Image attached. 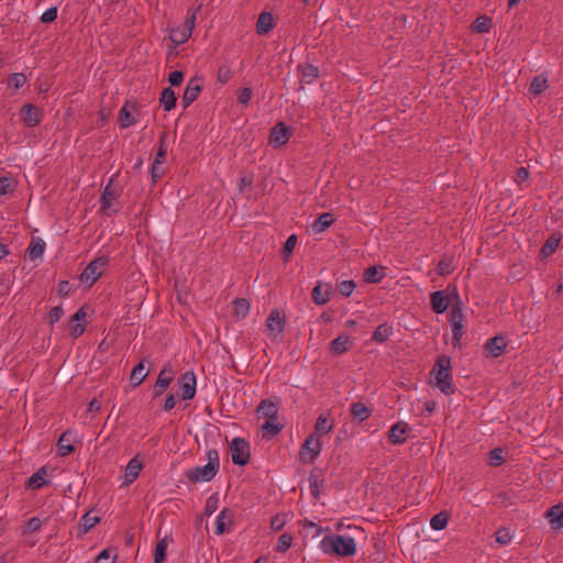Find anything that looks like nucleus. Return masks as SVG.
I'll return each mask as SVG.
<instances>
[{
    "instance_id": "obj_21",
    "label": "nucleus",
    "mask_w": 563,
    "mask_h": 563,
    "mask_svg": "<svg viewBox=\"0 0 563 563\" xmlns=\"http://www.w3.org/2000/svg\"><path fill=\"white\" fill-rule=\"evenodd\" d=\"M431 307L437 313H443L449 307V297L444 291L438 290L431 294Z\"/></svg>"
},
{
    "instance_id": "obj_5",
    "label": "nucleus",
    "mask_w": 563,
    "mask_h": 563,
    "mask_svg": "<svg viewBox=\"0 0 563 563\" xmlns=\"http://www.w3.org/2000/svg\"><path fill=\"white\" fill-rule=\"evenodd\" d=\"M200 8L188 11L184 24L181 26L174 27L170 30L169 38L173 43H175L176 45H180L190 37L192 30L195 27L197 11Z\"/></svg>"
},
{
    "instance_id": "obj_43",
    "label": "nucleus",
    "mask_w": 563,
    "mask_h": 563,
    "mask_svg": "<svg viewBox=\"0 0 563 563\" xmlns=\"http://www.w3.org/2000/svg\"><path fill=\"white\" fill-rule=\"evenodd\" d=\"M291 542H292V537L289 534V533H283L279 538H278V541H277V544H276V551L277 552H286L290 545H291Z\"/></svg>"
},
{
    "instance_id": "obj_3",
    "label": "nucleus",
    "mask_w": 563,
    "mask_h": 563,
    "mask_svg": "<svg viewBox=\"0 0 563 563\" xmlns=\"http://www.w3.org/2000/svg\"><path fill=\"white\" fill-rule=\"evenodd\" d=\"M325 550L332 551L333 553L341 556L353 555L356 550V542L354 538L350 536L335 534L324 538L322 541Z\"/></svg>"
},
{
    "instance_id": "obj_4",
    "label": "nucleus",
    "mask_w": 563,
    "mask_h": 563,
    "mask_svg": "<svg viewBox=\"0 0 563 563\" xmlns=\"http://www.w3.org/2000/svg\"><path fill=\"white\" fill-rule=\"evenodd\" d=\"M285 330V318L278 310H273L266 319L265 333L273 343L283 341Z\"/></svg>"
},
{
    "instance_id": "obj_13",
    "label": "nucleus",
    "mask_w": 563,
    "mask_h": 563,
    "mask_svg": "<svg viewBox=\"0 0 563 563\" xmlns=\"http://www.w3.org/2000/svg\"><path fill=\"white\" fill-rule=\"evenodd\" d=\"M174 371L169 366H165L158 374L157 380L154 386V396H161L169 386L174 378Z\"/></svg>"
},
{
    "instance_id": "obj_48",
    "label": "nucleus",
    "mask_w": 563,
    "mask_h": 563,
    "mask_svg": "<svg viewBox=\"0 0 563 563\" xmlns=\"http://www.w3.org/2000/svg\"><path fill=\"white\" fill-rule=\"evenodd\" d=\"M511 540L512 536L508 529L503 528L496 532V542L499 543L500 545H506L510 543Z\"/></svg>"
},
{
    "instance_id": "obj_55",
    "label": "nucleus",
    "mask_w": 563,
    "mask_h": 563,
    "mask_svg": "<svg viewBox=\"0 0 563 563\" xmlns=\"http://www.w3.org/2000/svg\"><path fill=\"white\" fill-rule=\"evenodd\" d=\"M252 97V90L250 88H242L238 95V101L240 104H247Z\"/></svg>"
},
{
    "instance_id": "obj_20",
    "label": "nucleus",
    "mask_w": 563,
    "mask_h": 563,
    "mask_svg": "<svg viewBox=\"0 0 563 563\" xmlns=\"http://www.w3.org/2000/svg\"><path fill=\"white\" fill-rule=\"evenodd\" d=\"M48 474V470L46 466H43L38 468L29 479L26 483L27 488L30 489H40L42 488L46 483V477Z\"/></svg>"
},
{
    "instance_id": "obj_45",
    "label": "nucleus",
    "mask_w": 563,
    "mask_h": 563,
    "mask_svg": "<svg viewBox=\"0 0 563 563\" xmlns=\"http://www.w3.org/2000/svg\"><path fill=\"white\" fill-rule=\"evenodd\" d=\"M265 434L269 437L276 435L280 431V427L276 422V419H266V422L262 427Z\"/></svg>"
},
{
    "instance_id": "obj_1",
    "label": "nucleus",
    "mask_w": 563,
    "mask_h": 563,
    "mask_svg": "<svg viewBox=\"0 0 563 563\" xmlns=\"http://www.w3.org/2000/svg\"><path fill=\"white\" fill-rule=\"evenodd\" d=\"M206 459L207 463L205 465L189 468L186 472V476L190 482H210L216 476L219 471V454L217 450H208Z\"/></svg>"
},
{
    "instance_id": "obj_2",
    "label": "nucleus",
    "mask_w": 563,
    "mask_h": 563,
    "mask_svg": "<svg viewBox=\"0 0 563 563\" xmlns=\"http://www.w3.org/2000/svg\"><path fill=\"white\" fill-rule=\"evenodd\" d=\"M433 372L437 387L446 395L452 394L451 358L446 355L440 356Z\"/></svg>"
},
{
    "instance_id": "obj_18",
    "label": "nucleus",
    "mask_w": 563,
    "mask_h": 563,
    "mask_svg": "<svg viewBox=\"0 0 563 563\" xmlns=\"http://www.w3.org/2000/svg\"><path fill=\"white\" fill-rule=\"evenodd\" d=\"M75 439V433L70 430L64 432L57 443L58 454L60 456H66L74 451V446L71 444Z\"/></svg>"
},
{
    "instance_id": "obj_57",
    "label": "nucleus",
    "mask_w": 563,
    "mask_h": 563,
    "mask_svg": "<svg viewBox=\"0 0 563 563\" xmlns=\"http://www.w3.org/2000/svg\"><path fill=\"white\" fill-rule=\"evenodd\" d=\"M462 321H463V313H462L460 307L454 306L451 311L450 322H451V324H455V323H462Z\"/></svg>"
},
{
    "instance_id": "obj_56",
    "label": "nucleus",
    "mask_w": 563,
    "mask_h": 563,
    "mask_svg": "<svg viewBox=\"0 0 563 563\" xmlns=\"http://www.w3.org/2000/svg\"><path fill=\"white\" fill-rule=\"evenodd\" d=\"M296 244H297V238H296V235L292 234L285 242V245H284L285 256H288L294 251Z\"/></svg>"
},
{
    "instance_id": "obj_6",
    "label": "nucleus",
    "mask_w": 563,
    "mask_h": 563,
    "mask_svg": "<svg viewBox=\"0 0 563 563\" xmlns=\"http://www.w3.org/2000/svg\"><path fill=\"white\" fill-rule=\"evenodd\" d=\"M107 263L108 258L106 256H99L91 261L80 275L81 284L91 286L101 276Z\"/></svg>"
},
{
    "instance_id": "obj_62",
    "label": "nucleus",
    "mask_w": 563,
    "mask_h": 563,
    "mask_svg": "<svg viewBox=\"0 0 563 563\" xmlns=\"http://www.w3.org/2000/svg\"><path fill=\"white\" fill-rule=\"evenodd\" d=\"M69 331L74 338H78L79 335H81L84 333L85 328L78 322H73Z\"/></svg>"
},
{
    "instance_id": "obj_27",
    "label": "nucleus",
    "mask_w": 563,
    "mask_h": 563,
    "mask_svg": "<svg viewBox=\"0 0 563 563\" xmlns=\"http://www.w3.org/2000/svg\"><path fill=\"white\" fill-rule=\"evenodd\" d=\"M351 346L350 338L347 335H339L331 342V352L334 354H342Z\"/></svg>"
},
{
    "instance_id": "obj_39",
    "label": "nucleus",
    "mask_w": 563,
    "mask_h": 563,
    "mask_svg": "<svg viewBox=\"0 0 563 563\" xmlns=\"http://www.w3.org/2000/svg\"><path fill=\"white\" fill-rule=\"evenodd\" d=\"M383 278L382 268L375 266L368 267L364 272V280L367 283H378Z\"/></svg>"
},
{
    "instance_id": "obj_60",
    "label": "nucleus",
    "mask_w": 563,
    "mask_h": 563,
    "mask_svg": "<svg viewBox=\"0 0 563 563\" xmlns=\"http://www.w3.org/2000/svg\"><path fill=\"white\" fill-rule=\"evenodd\" d=\"M184 75L181 71L175 70L169 75V82L172 86H179L183 82Z\"/></svg>"
},
{
    "instance_id": "obj_49",
    "label": "nucleus",
    "mask_w": 563,
    "mask_h": 563,
    "mask_svg": "<svg viewBox=\"0 0 563 563\" xmlns=\"http://www.w3.org/2000/svg\"><path fill=\"white\" fill-rule=\"evenodd\" d=\"M26 81V78L23 74H13L10 76L8 80L9 87H13L15 90L21 88Z\"/></svg>"
},
{
    "instance_id": "obj_36",
    "label": "nucleus",
    "mask_w": 563,
    "mask_h": 563,
    "mask_svg": "<svg viewBox=\"0 0 563 563\" xmlns=\"http://www.w3.org/2000/svg\"><path fill=\"white\" fill-rule=\"evenodd\" d=\"M99 521L97 516H91L89 512L84 515L80 520L79 531L81 534L87 533L91 528H93Z\"/></svg>"
},
{
    "instance_id": "obj_15",
    "label": "nucleus",
    "mask_w": 563,
    "mask_h": 563,
    "mask_svg": "<svg viewBox=\"0 0 563 563\" xmlns=\"http://www.w3.org/2000/svg\"><path fill=\"white\" fill-rule=\"evenodd\" d=\"M545 517L549 520L552 529L559 530L563 528V503L551 507L545 512Z\"/></svg>"
},
{
    "instance_id": "obj_59",
    "label": "nucleus",
    "mask_w": 563,
    "mask_h": 563,
    "mask_svg": "<svg viewBox=\"0 0 563 563\" xmlns=\"http://www.w3.org/2000/svg\"><path fill=\"white\" fill-rule=\"evenodd\" d=\"M62 316H63V309L60 306H56V307L52 308V310L49 311V322L53 324V323L59 321Z\"/></svg>"
},
{
    "instance_id": "obj_34",
    "label": "nucleus",
    "mask_w": 563,
    "mask_h": 563,
    "mask_svg": "<svg viewBox=\"0 0 563 563\" xmlns=\"http://www.w3.org/2000/svg\"><path fill=\"white\" fill-rule=\"evenodd\" d=\"M200 87L189 82L183 96L184 107H188L199 95Z\"/></svg>"
},
{
    "instance_id": "obj_40",
    "label": "nucleus",
    "mask_w": 563,
    "mask_h": 563,
    "mask_svg": "<svg viewBox=\"0 0 563 563\" xmlns=\"http://www.w3.org/2000/svg\"><path fill=\"white\" fill-rule=\"evenodd\" d=\"M42 521L37 517L31 518L26 525L23 527L22 533L24 536L32 534L41 529Z\"/></svg>"
},
{
    "instance_id": "obj_33",
    "label": "nucleus",
    "mask_w": 563,
    "mask_h": 563,
    "mask_svg": "<svg viewBox=\"0 0 563 563\" xmlns=\"http://www.w3.org/2000/svg\"><path fill=\"white\" fill-rule=\"evenodd\" d=\"M250 310V302L244 298H239L234 300L233 311L238 319H243L246 317Z\"/></svg>"
},
{
    "instance_id": "obj_35",
    "label": "nucleus",
    "mask_w": 563,
    "mask_h": 563,
    "mask_svg": "<svg viewBox=\"0 0 563 563\" xmlns=\"http://www.w3.org/2000/svg\"><path fill=\"white\" fill-rule=\"evenodd\" d=\"M148 372L145 371L144 364L141 362L139 363L131 373V383L134 386L140 385L145 377L147 376Z\"/></svg>"
},
{
    "instance_id": "obj_22",
    "label": "nucleus",
    "mask_w": 563,
    "mask_h": 563,
    "mask_svg": "<svg viewBox=\"0 0 563 563\" xmlns=\"http://www.w3.org/2000/svg\"><path fill=\"white\" fill-rule=\"evenodd\" d=\"M350 413L354 421L363 422L369 418L372 410L363 402H353L350 407Z\"/></svg>"
},
{
    "instance_id": "obj_17",
    "label": "nucleus",
    "mask_w": 563,
    "mask_h": 563,
    "mask_svg": "<svg viewBox=\"0 0 563 563\" xmlns=\"http://www.w3.org/2000/svg\"><path fill=\"white\" fill-rule=\"evenodd\" d=\"M289 140V131L287 126L280 122L276 124L271 132V142L276 145L280 146L288 142Z\"/></svg>"
},
{
    "instance_id": "obj_41",
    "label": "nucleus",
    "mask_w": 563,
    "mask_h": 563,
    "mask_svg": "<svg viewBox=\"0 0 563 563\" xmlns=\"http://www.w3.org/2000/svg\"><path fill=\"white\" fill-rule=\"evenodd\" d=\"M492 21L487 16H479L475 20L473 29L478 33H486L490 29Z\"/></svg>"
},
{
    "instance_id": "obj_63",
    "label": "nucleus",
    "mask_w": 563,
    "mask_h": 563,
    "mask_svg": "<svg viewBox=\"0 0 563 563\" xmlns=\"http://www.w3.org/2000/svg\"><path fill=\"white\" fill-rule=\"evenodd\" d=\"M166 148L164 147L163 143L161 144L157 153H156V156H155V159L153 163L155 164H164V161H165V157H166Z\"/></svg>"
},
{
    "instance_id": "obj_31",
    "label": "nucleus",
    "mask_w": 563,
    "mask_h": 563,
    "mask_svg": "<svg viewBox=\"0 0 563 563\" xmlns=\"http://www.w3.org/2000/svg\"><path fill=\"white\" fill-rule=\"evenodd\" d=\"M318 77V68L313 65H305L301 67L300 80L302 84L310 85Z\"/></svg>"
},
{
    "instance_id": "obj_54",
    "label": "nucleus",
    "mask_w": 563,
    "mask_h": 563,
    "mask_svg": "<svg viewBox=\"0 0 563 563\" xmlns=\"http://www.w3.org/2000/svg\"><path fill=\"white\" fill-rule=\"evenodd\" d=\"M57 18V8L52 7L43 12L41 21L44 23L53 22Z\"/></svg>"
},
{
    "instance_id": "obj_28",
    "label": "nucleus",
    "mask_w": 563,
    "mask_h": 563,
    "mask_svg": "<svg viewBox=\"0 0 563 563\" xmlns=\"http://www.w3.org/2000/svg\"><path fill=\"white\" fill-rule=\"evenodd\" d=\"M333 429V423H330L325 416H319L317 422L314 424V432L317 438L320 439L321 435L329 433Z\"/></svg>"
},
{
    "instance_id": "obj_37",
    "label": "nucleus",
    "mask_w": 563,
    "mask_h": 563,
    "mask_svg": "<svg viewBox=\"0 0 563 563\" xmlns=\"http://www.w3.org/2000/svg\"><path fill=\"white\" fill-rule=\"evenodd\" d=\"M547 88V79L543 76H536L529 87L531 95H540Z\"/></svg>"
},
{
    "instance_id": "obj_9",
    "label": "nucleus",
    "mask_w": 563,
    "mask_h": 563,
    "mask_svg": "<svg viewBox=\"0 0 563 563\" xmlns=\"http://www.w3.org/2000/svg\"><path fill=\"white\" fill-rule=\"evenodd\" d=\"M113 179L111 178L106 185L101 195V210L104 214H111L117 211L114 208V201L119 196L118 189L112 185Z\"/></svg>"
},
{
    "instance_id": "obj_46",
    "label": "nucleus",
    "mask_w": 563,
    "mask_h": 563,
    "mask_svg": "<svg viewBox=\"0 0 563 563\" xmlns=\"http://www.w3.org/2000/svg\"><path fill=\"white\" fill-rule=\"evenodd\" d=\"M312 298L316 303L318 305H324L329 301V295L328 292H322L321 285H317L312 290Z\"/></svg>"
},
{
    "instance_id": "obj_61",
    "label": "nucleus",
    "mask_w": 563,
    "mask_h": 563,
    "mask_svg": "<svg viewBox=\"0 0 563 563\" xmlns=\"http://www.w3.org/2000/svg\"><path fill=\"white\" fill-rule=\"evenodd\" d=\"M437 272L440 275H446L451 273V263L446 260H442L437 267Z\"/></svg>"
},
{
    "instance_id": "obj_25",
    "label": "nucleus",
    "mask_w": 563,
    "mask_h": 563,
    "mask_svg": "<svg viewBox=\"0 0 563 563\" xmlns=\"http://www.w3.org/2000/svg\"><path fill=\"white\" fill-rule=\"evenodd\" d=\"M333 222V216L331 213H322L311 223V230L314 233H321L325 231Z\"/></svg>"
},
{
    "instance_id": "obj_32",
    "label": "nucleus",
    "mask_w": 563,
    "mask_h": 563,
    "mask_svg": "<svg viewBox=\"0 0 563 563\" xmlns=\"http://www.w3.org/2000/svg\"><path fill=\"white\" fill-rule=\"evenodd\" d=\"M391 335V327L388 323H383L377 327L373 333V340L377 343L385 342Z\"/></svg>"
},
{
    "instance_id": "obj_10",
    "label": "nucleus",
    "mask_w": 563,
    "mask_h": 563,
    "mask_svg": "<svg viewBox=\"0 0 563 563\" xmlns=\"http://www.w3.org/2000/svg\"><path fill=\"white\" fill-rule=\"evenodd\" d=\"M179 385L181 389V397L185 400H190L196 395V375L191 371L185 372L179 377Z\"/></svg>"
},
{
    "instance_id": "obj_24",
    "label": "nucleus",
    "mask_w": 563,
    "mask_h": 563,
    "mask_svg": "<svg viewBox=\"0 0 563 563\" xmlns=\"http://www.w3.org/2000/svg\"><path fill=\"white\" fill-rule=\"evenodd\" d=\"M274 27V18L268 12L260 14L256 23V32L258 34H266Z\"/></svg>"
},
{
    "instance_id": "obj_29",
    "label": "nucleus",
    "mask_w": 563,
    "mask_h": 563,
    "mask_svg": "<svg viewBox=\"0 0 563 563\" xmlns=\"http://www.w3.org/2000/svg\"><path fill=\"white\" fill-rule=\"evenodd\" d=\"M560 241L561 240L559 236H555V235L550 236L545 241V243L543 244V246L541 249V256L542 257L551 256L559 249Z\"/></svg>"
},
{
    "instance_id": "obj_52",
    "label": "nucleus",
    "mask_w": 563,
    "mask_h": 563,
    "mask_svg": "<svg viewBox=\"0 0 563 563\" xmlns=\"http://www.w3.org/2000/svg\"><path fill=\"white\" fill-rule=\"evenodd\" d=\"M355 288V284L352 280H343L339 285V290L344 297H349Z\"/></svg>"
},
{
    "instance_id": "obj_16",
    "label": "nucleus",
    "mask_w": 563,
    "mask_h": 563,
    "mask_svg": "<svg viewBox=\"0 0 563 563\" xmlns=\"http://www.w3.org/2000/svg\"><path fill=\"white\" fill-rule=\"evenodd\" d=\"M409 426L406 422H397L389 430V440L394 444H400L406 441Z\"/></svg>"
},
{
    "instance_id": "obj_58",
    "label": "nucleus",
    "mask_w": 563,
    "mask_h": 563,
    "mask_svg": "<svg viewBox=\"0 0 563 563\" xmlns=\"http://www.w3.org/2000/svg\"><path fill=\"white\" fill-rule=\"evenodd\" d=\"M151 174H152L153 181L156 183L164 174L163 165L153 163Z\"/></svg>"
},
{
    "instance_id": "obj_8",
    "label": "nucleus",
    "mask_w": 563,
    "mask_h": 563,
    "mask_svg": "<svg viewBox=\"0 0 563 563\" xmlns=\"http://www.w3.org/2000/svg\"><path fill=\"white\" fill-rule=\"evenodd\" d=\"M232 462L236 465H245L250 460V446L247 442L241 438H235L230 444Z\"/></svg>"
},
{
    "instance_id": "obj_19",
    "label": "nucleus",
    "mask_w": 563,
    "mask_h": 563,
    "mask_svg": "<svg viewBox=\"0 0 563 563\" xmlns=\"http://www.w3.org/2000/svg\"><path fill=\"white\" fill-rule=\"evenodd\" d=\"M46 244L41 238H32L31 243L26 250V255L31 261L42 258L45 252Z\"/></svg>"
},
{
    "instance_id": "obj_11",
    "label": "nucleus",
    "mask_w": 563,
    "mask_h": 563,
    "mask_svg": "<svg viewBox=\"0 0 563 563\" xmlns=\"http://www.w3.org/2000/svg\"><path fill=\"white\" fill-rule=\"evenodd\" d=\"M506 346V339L501 335H497L486 342L484 352L488 357H498L504 353Z\"/></svg>"
},
{
    "instance_id": "obj_12",
    "label": "nucleus",
    "mask_w": 563,
    "mask_h": 563,
    "mask_svg": "<svg viewBox=\"0 0 563 563\" xmlns=\"http://www.w3.org/2000/svg\"><path fill=\"white\" fill-rule=\"evenodd\" d=\"M42 111L33 104H25L21 109V120L27 126H35L41 122Z\"/></svg>"
},
{
    "instance_id": "obj_42",
    "label": "nucleus",
    "mask_w": 563,
    "mask_h": 563,
    "mask_svg": "<svg viewBox=\"0 0 563 563\" xmlns=\"http://www.w3.org/2000/svg\"><path fill=\"white\" fill-rule=\"evenodd\" d=\"M448 523V516L444 512H440L432 517L430 526L433 530H442Z\"/></svg>"
},
{
    "instance_id": "obj_47",
    "label": "nucleus",
    "mask_w": 563,
    "mask_h": 563,
    "mask_svg": "<svg viewBox=\"0 0 563 563\" xmlns=\"http://www.w3.org/2000/svg\"><path fill=\"white\" fill-rule=\"evenodd\" d=\"M505 460L504 450L500 448L494 449L489 453V464L492 466H498L500 465Z\"/></svg>"
},
{
    "instance_id": "obj_44",
    "label": "nucleus",
    "mask_w": 563,
    "mask_h": 563,
    "mask_svg": "<svg viewBox=\"0 0 563 563\" xmlns=\"http://www.w3.org/2000/svg\"><path fill=\"white\" fill-rule=\"evenodd\" d=\"M15 188V181L11 177H1L0 178V196L8 195L12 192Z\"/></svg>"
},
{
    "instance_id": "obj_38",
    "label": "nucleus",
    "mask_w": 563,
    "mask_h": 563,
    "mask_svg": "<svg viewBox=\"0 0 563 563\" xmlns=\"http://www.w3.org/2000/svg\"><path fill=\"white\" fill-rule=\"evenodd\" d=\"M167 545H168V543L166 541V538H163L162 540H159L157 542L156 548H155V553H154V563H163L164 562Z\"/></svg>"
},
{
    "instance_id": "obj_30",
    "label": "nucleus",
    "mask_w": 563,
    "mask_h": 563,
    "mask_svg": "<svg viewBox=\"0 0 563 563\" xmlns=\"http://www.w3.org/2000/svg\"><path fill=\"white\" fill-rule=\"evenodd\" d=\"M161 103L166 111H170L176 104L175 92L170 88H165L162 91Z\"/></svg>"
},
{
    "instance_id": "obj_50",
    "label": "nucleus",
    "mask_w": 563,
    "mask_h": 563,
    "mask_svg": "<svg viewBox=\"0 0 563 563\" xmlns=\"http://www.w3.org/2000/svg\"><path fill=\"white\" fill-rule=\"evenodd\" d=\"M452 344L454 347L460 345V341L463 336V323L452 324Z\"/></svg>"
},
{
    "instance_id": "obj_53",
    "label": "nucleus",
    "mask_w": 563,
    "mask_h": 563,
    "mask_svg": "<svg viewBox=\"0 0 563 563\" xmlns=\"http://www.w3.org/2000/svg\"><path fill=\"white\" fill-rule=\"evenodd\" d=\"M134 122L131 113L126 110V108H122L120 111V123L123 128H128L132 125Z\"/></svg>"
},
{
    "instance_id": "obj_23",
    "label": "nucleus",
    "mask_w": 563,
    "mask_h": 563,
    "mask_svg": "<svg viewBox=\"0 0 563 563\" xmlns=\"http://www.w3.org/2000/svg\"><path fill=\"white\" fill-rule=\"evenodd\" d=\"M141 470L142 463L136 457L131 459L124 471V483L131 484L139 476Z\"/></svg>"
},
{
    "instance_id": "obj_26",
    "label": "nucleus",
    "mask_w": 563,
    "mask_h": 563,
    "mask_svg": "<svg viewBox=\"0 0 563 563\" xmlns=\"http://www.w3.org/2000/svg\"><path fill=\"white\" fill-rule=\"evenodd\" d=\"M257 412L263 418L276 419L278 410L274 402L264 400L258 406Z\"/></svg>"
},
{
    "instance_id": "obj_64",
    "label": "nucleus",
    "mask_w": 563,
    "mask_h": 563,
    "mask_svg": "<svg viewBox=\"0 0 563 563\" xmlns=\"http://www.w3.org/2000/svg\"><path fill=\"white\" fill-rule=\"evenodd\" d=\"M176 405V399L174 395H168L164 402V410L169 411L172 410Z\"/></svg>"
},
{
    "instance_id": "obj_51",
    "label": "nucleus",
    "mask_w": 563,
    "mask_h": 563,
    "mask_svg": "<svg viewBox=\"0 0 563 563\" xmlns=\"http://www.w3.org/2000/svg\"><path fill=\"white\" fill-rule=\"evenodd\" d=\"M114 560L115 555H112L109 549H104L98 554L95 563H114Z\"/></svg>"
},
{
    "instance_id": "obj_14",
    "label": "nucleus",
    "mask_w": 563,
    "mask_h": 563,
    "mask_svg": "<svg viewBox=\"0 0 563 563\" xmlns=\"http://www.w3.org/2000/svg\"><path fill=\"white\" fill-rule=\"evenodd\" d=\"M233 522V514L231 510L222 509L216 519V533L223 534L229 531V527Z\"/></svg>"
},
{
    "instance_id": "obj_7",
    "label": "nucleus",
    "mask_w": 563,
    "mask_h": 563,
    "mask_svg": "<svg viewBox=\"0 0 563 563\" xmlns=\"http://www.w3.org/2000/svg\"><path fill=\"white\" fill-rule=\"evenodd\" d=\"M321 440L316 434H310L300 450V460L305 464L312 463L321 452Z\"/></svg>"
}]
</instances>
